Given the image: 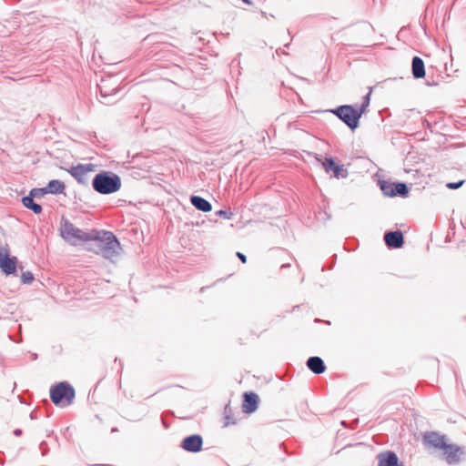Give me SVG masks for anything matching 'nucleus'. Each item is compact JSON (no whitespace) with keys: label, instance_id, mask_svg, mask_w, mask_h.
Masks as SVG:
<instances>
[{"label":"nucleus","instance_id":"nucleus-22","mask_svg":"<svg viewBox=\"0 0 466 466\" xmlns=\"http://www.w3.org/2000/svg\"><path fill=\"white\" fill-rule=\"evenodd\" d=\"M464 183V180H461L459 182H450L447 184V187L450 189H457L461 187Z\"/></svg>","mask_w":466,"mask_h":466},{"label":"nucleus","instance_id":"nucleus-25","mask_svg":"<svg viewBox=\"0 0 466 466\" xmlns=\"http://www.w3.org/2000/svg\"><path fill=\"white\" fill-rule=\"evenodd\" d=\"M14 433L16 435V436H20L22 434V431L21 430H15L14 431Z\"/></svg>","mask_w":466,"mask_h":466},{"label":"nucleus","instance_id":"nucleus-21","mask_svg":"<svg viewBox=\"0 0 466 466\" xmlns=\"http://www.w3.org/2000/svg\"><path fill=\"white\" fill-rule=\"evenodd\" d=\"M34 280V276L30 271L24 272L21 276V281L24 284H29Z\"/></svg>","mask_w":466,"mask_h":466},{"label":"nucleus","instance_id":"nucleus-24","mask_svg":"<svg viewBox=\"0 0 466 466\" xmlns=\"http://www.w3.org/2000/svg\"><path fill=\"white\" fill-rule=\"evenodd\" d=\"M237 256L241 260L242 263H246L247 262V258H246V256L244 254H242L240 252H238Z\"/></svg>","mask_w":466,"mask_h":466},{"label":"nucleus","instance_id":"nucleus-6","mask_svg":"<svg viewBox=\"0 0 466 466\" xmlns=\"http://www.w3.org/2000/svg\"><path fill=\"white\" fill-rule=\"evenodd\" d=\"M17 258L10 257L9 250L5 247H0V268L6 275L15 274L16 271Z\"/></svg>","mask_w":466,"mask_h":466},{"label":"nucleus","instance_id":"nucleus-26","mask_svg":"<svg viewBox=\"0 0 466 466\" xmlns=\"http://www.w3.org/2000/svg\"><path fill=\"white\" fill-rule=\"evenodd\" d=\"M243 1H244L245 3H247V4H248V3H249V2H248V0H243Z\"/></svg>","mask_w":466,"mask_h":466},{"label":"nucleus","instance_id":"nucleus-9","mask_svg":"<svg viewBox=\"0 0 466 466\" xmlns=\"http://www.w3.org/2000/svg\"><path fill=\"white\" fill-rule=\"evenodd\" d=\"M95 167L94 164H79L72 167L68 172L79 182H83L88 173L95 171Z\"/></svg>","mask_w":466,"mask_h":466},{"label":"nucleus","instance_id":"nucleus-17","mask_svg":"<svg viewBox=\"0 0 466 466\" xmlns=\"http://www.w3.org/2000/svg\"><path fill=\"white\" fill-rule=\"evenodd\" d=\"M35 191L36 189H34L30 192L29 196L24 197L22 198V203L25 208L33 210L35 214H40L42 212V207L35 203L33 200V197L35 196Z\"/></svg>","mask_w":466,"mask_h":466},{"label":"nucleus","instance_id":"nucleus-14","mask_svg":"<svg viewBox=\"0 0 466 466\" xmlns=\"http://www.w3.org/2000/svg\"><path fill=\"white\" fill-rule=\"evenodd\" d=\"M424 441L428 445L440 450H441L447 443L444 436L435 432L426 434L424 436Z\"/></svg>","mask_w":466,"mask_h":466},{"label":"nucleus","instance_id":"nucleus-4","mask_svg":"<svg viewBox=\"0 0 466 466\" xmlns=\"http://www.w3.org/2000/svg\"><path fill=\"white\" fill-rule=\"evenodd\" d=\"M50 397L56 405L66 407L75 398V390L71 385L61 382L51 390Z\"/></svg>","mask_w":466,"mask_h":466},{"label":"nucleus","instance_id":"nucleus-23","mask_svg":"<svg viewBox=\"0 0 466 466\" xmlns=\"http://www.w3.org/2000/svg\"><path fill=\"white\" fill-rule=\"evenodd\" d=\"M217 214L219 216V217H222L224 218H227V219H230L231 217H232V213H228V211L226 210H219L217 212Z\"/></svg>","mask_w":466,"mask_h":466},{"label":"nucleus","instance_id":"nucleus-19","mask_svg":"<svg viewBox=\"0 0 466 466\" xmlns=\"http://www.w3.org/2000/svg\"><path fill=\"white\" fill-rule=\"evenodd\" d=\"M65 184L59 180H51L46 188L41 189L43 193L59 194L65 190Z\"/></svg>","mask_w":466,"mask_h":466},{"label":"nucleus","instance_id":"nucleus-11","mask_svg":"<svg viewBox=\"0 0 466 466\" xmlns=\"http://www.w3.org/2000/svg\"><path fill=\"white\" fill-rule=\"evenodd\" d=\"M378 466H399V458L393 451H385L378 455Z\"/></svg>","mask_w":466,"mask_h":466},{"label":"nucleus","instance_id":"nucleus-7","mask_svg":"<svg viewBox=\"0 0 466 466\" xmlns=\"http://www.w3.org/2000/svg\"><path fill=\"white\" fill-rule=\"evenodd\" d=\"M316 159L322 165L327 173L332 171L335 177L340 178L348 176V171L344 166L337 164L333 158L329 157L322 159L320 157H316Z\"/></svg>","mask_w":466,"mask_h":466},{"label":"nucleus","instance_id":"nucleus-1","mask_svg":"<svg viewBox=\"0 0 466 466\" xmlns=\"http://www.w3.org/2000/svg\"><path fill=\"white\" fill-rule=\"evenodd\" d=\"M370 92L365 96V102L360 110L355 109L351 106H341L337 108L335 114L351 129H355L358 127L361 115L365 111V107L370 104Z\"/></svg>","mask_w":466,"mask_h":466},{"label":"nucleus","instance_id":"nucleus-5","mask_svg":"<svg viewBox=\"0 0 466 466\" xmlns=\"http://www.w3.org/2000/svg\"><path fill=\"white\" fill-rule=\"evenodd\" d=\"M60 231L64 239L72 244H76L77 241H89L94 238L92 234L83 232L68 221L62 224Z\"/></svg>","mask_w":466,"mask_h":466},{"label":"nucleus","instance_id":"nucleus-2","mask_svg":"<svg viewBox=\"0 0 466 466\" xmlns=\"http://www.w3.org/2000/svg\"><path fill=\"white\" fill-rule=\"evenodd\" d=\"M97 241V254L102 255L105 258H113L119 255L120 243L115 235L111 232H106L103 238H95Z\"/></svg>","mask_w":466,"mask_h":466},{"label":"nucleus","instance_id":"nucleus-18","mask_svg":"<svg viewBox=\"0 0 466 466\" xmlns=\"http://www.w3.org/2000/svg\"><path fill=\"white\" fill-rule=\"evenodd\" d=\"M412 75L415 78H422L425 76L424 62L418 56L412 59Z\"/></svg>","mask_w":466,"mask_h":466},{"label":"nucleus","instance_id":"nucleus-13","mask_svg":"<svg viewBox=\"0 0 466 466\" xmlns=\"http://www.w3.org/2000/svg\"><path fill=\"white\" fill-rule=\"evenodd\" d=\"M258 396L253 392H246L244 394V400L242 403V409L244 412L251 413L258 408Z\"/></svg>","mask_w":466,"mask_h":466},{"label":"nucleus","instance_id":"nucleus-16","mask_svg":"<svg viewBox=\"0 0 466 466\" xmlns=\"http://www.w3.org/2000/svg\"><path fill=\"white\" fill-rule=\"evenodd\" d=\"M380 188H394L391 192L392 195L400 194L405 195L408 192V187L404 183H391L388 181H381L380 183Z\"/></svg>","mask_w":466,"mask_h":466},{"label":"nucleus","instance_id":"nucleus-8","mask_svg":"<svg viewBox=\"0 0 466 466\" xmlns=\"http://www.w3.org/2000/svg\"><path fill=\"white\" fill-rule=\"evenodd\" d=\"M441 450L443 451V458L449 464L459 463L463 455L461 448L454 444L446 443Z\"/></svg>","mask_w":466,"mask_h":466},{"label":"nucleus","instance_id":"nucleus-12","mask_svg":"<svg viewBox=\"0 0 466 466\" xmlns=\"http://www.w3.org/2000/svg\"><path fill=\"white\" fill-rule=\"evenodd\" d=\"M386 244L394 248H399L403 245V234L401 231L388 232L384 236Z\"/></svg>","mask_w":466,"mask_h":466},{"label":"nucleus","instance_id":"nucleus-15","mask_svg":"<svg viewBox=\"0 0 466 466\" xmlns=\"http://www.w3.org/2000/svg\"><path fill=\"white\" fill-rule=\"evenodd\" d=\"M307 366L315 374H321L326 370L324 362L319 357H310L307 361Z\"/></svg>","mask_w":466,"mask_h":466},{"label":"nucleus","instance_id":"nucleus-20","mask_svg":"<svg viewBox=\"0 0 466 466\" xmlns=\"http://www.w3.org/2000/svg\"><path fill=\"white\" fill-rule=\"evenodd\" d=\"M191 203L196 208L204 212H208L212 208L208 201L198 196H193L191 198Z\"/></svg>","mask_w":466,"mask_h":466},{"label":"nucleus","instance_id":"nucleus-3","mask_svg":"<svg viewBox=\"0 0 466 466\" xmlns=\"http://www.w3.org/2000/svg\"><path fill=\"white\" fill-rule=\"evenodd\" d=\"M121 187L117 176L110 177L107 173L97 174L93 180V187L100 194H111L117 191Z\"/></svg>","mask_w":466,"mask_h":466},{"label":"nucleus","instance_id":"nucleus-10","mask_svg":"<svg viewBox=\"0 0 466 466\" xmlns=\"http://www.w3.org/2000/svg\"><path fill=\"white\" fill-rule=\"evenodd\" d=\"M182 447L187 451L197 452L201 450L202 439L198 435H192L184 439Z\"/></svg>","mask_w":466,"mask_h":466}]
</instances>
